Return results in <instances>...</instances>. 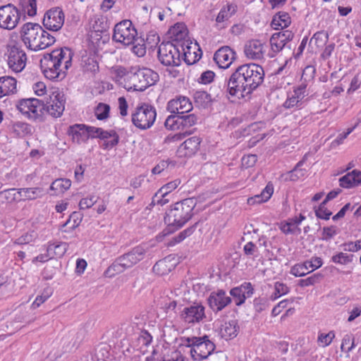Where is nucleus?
Wrapping results in <instances>:
<instances>
[{
  "label": "nucleus",
  "mask_w": 361,
  "mask_h": 361,
  "mask_svg": "<svg viewBox=\"0 0 361 361\" xmlns=\"http://www.w3.org/2000/svg\"><path fill=\"white\" fill-rule=\"evenodd\" d=\"M304 160L300 161L295 168L289 172L290 180L295 181L300 178L305 176V171L300 169V166L303 164Z\"/></svg>",
  "instance_id": "nucleus-53"
},
{
  "label": "nucleus",
  "mask_w": 361,
  "mask_h": 361,
  "mask_svg": "<svg viewBox=\"0 0 361 361\" xmlns=\"http://www.w3.org/2000/svg\"><path fill=\"white\" fill-rule=\"evenodd\" d=\"M290 24V17L288 13L279 12L272 18L271 25L274 30L283 29Z\"/></svg>",
  "instance_id": "nucleus-28"
},
{
  "label": "nucleus",
  "mask_w": 361,
  "mask_h": 361,
  "mask_svg": "<svg viewBox=\"0 0 361 361\" xmlns=\"http://www.w3.org/2000/svg\"><path fill=\"white\" fill-rule=\"evenodd\" d=\"M22 6L24 11L27 12L29 16H34L37 13L36 0H23Z\"/></svg>",
  "instance_id": "nucleus-50"
},
{
  "label": "nucleus",
  "mask_w": 361,
  "mask_h": 361,
  "mask_svg": "<svg viewBox=\"0 0 361 361\" xmlns=\"http://www.w3.org/2000/svg\"><path fill=\"white\" fill-rule=\"evenodd\" d=\"M321 276V274H315L307 279L300 280L298 284L301 287L312 286L319 281Z\"/></svg>",
  "instance_id": "nucleus-62"
},
{
  "label": "nucleus",
  "mask_w": 361,
  "mask_h": 361,
  "mask_svg": "<svg viewBox=\"0 0 361 361\" xmlns=\"http://www.w3.org/2000/svg\"><path fill=\"white\" fill-rule=\"evenodd\" d=\"M298 226L295 219L291 218L288 219L286 223L281 224V230L285 234H299L300 233V228Z\"/></svg>",
  "instance_id": "nucleus-35"
},
{
  "label": "nucleus",
  "mask_w": 361,
  "mask_h": 361,
  "mask_svg": "<svg viewBox=\"0 0 361 361\" xmlns=\"http://www.w3.org/2000/svg\"><path fill=\"white\" fill-rule=\"evenodd\" d=\"M92 28L95 32H103L106 30V22L103 16H94Z\"/></svg>",
  "instance_id": "nucleus-61"
},
{
  "label": "nucleus",
  "mask_w": 361,
  "mask_h": 361,
  "mask_svg": "<svg viewBox=\"0 0 361 361\" xmlns=\"http://www.w3.org/2000/svg\"><path fill=\"white\" fill-rule=\"evenodd\" d=\"M131 117L132 122L135 127L140 130H147L154 124L157 111L154 106L144 103L136 107Z\"/></svg>",
  "instance_id": "nucleus-9"
},
{
  "label": "nucleus",
  "mask_w": 361,
  "mask_h": 361,
  "mask_svg": "<svg viewBox=\"0 0 361 361\" xmlns=\"http://www.w3.org/2000/svg\"><path fill=\"white\" fill-rule=\"evenodd\" d=\"M334 337L335 334L333 331H331L326 334H320L318 336V342L322 343L324 347H326L331 343Z\"/></svg>",
  "instance_id": "nucleus-63"
},
{
  "label": "nucleus",
  "mask_w": 361,
  "mask_h": 361,
  "mask_svg": "<svg viewBox=\"0 0 361 361\" xmlns=\"http://www.w3.org/2000/svg\"><path fill=\"white\" fill-rule=\"evenodd\" d=\"M146 249L142 246H136L126 253L133 267L145 258Z\"/></svg>",
  "instance_id": "nucleus-33"
},
{
  "label": "nucleus",
  "mask_w": 361,
  "mask_h": 361,
  "mask_svg": "<svg viewBox=\"0 0 361 361\" xmlns=\"http://www.w3.org/2000/svg\"><path fill=\"white\" fill-rule=\"evenodd\" d=\"M199 118L195 114L180 115V130H186L197 123Z\"/></svg>",
  "instance_id": "nucleus-37"
},
{
  "label": "nucleus",
  "mask_w": 361,
  "mask_h": 361,
  "mask_svg": "<svg viewBox=\"0 0 361 361\" xmlns=\"http://www.w3.org/2000/svg\"><path fill=\"white\" fill-rule=\"evenodd\" d=\"M176 264L171 256H167L162 259L159 260L154 265L152 270L154 274L159 276H164L169 274L174 269Z\"/></svg>",
  "instance_id": "nucleus-23"
},
{
  "label": "nucleus",
  "mask_w": 361,
  "mask_h": 361,
  "mask_svg": "<svg viewBox=\"0 0 361 361\" xmlns=\"http://www.w3.org/2000/svg\"><path fill=\"white\" fill-rule=\"evenodd\" d=\"M82 67L84 72L95 73L99 71V64L94 57H82Z\"/></svg>",
  "instance_id": "nucleus-36"
},
{
  "label": "nucleus",
  "mask_w": 361,
  "mask_h": 361,
  "mask_svg": "<svg viewBox=\"0 0 361 361\" xmlns=\"http://www.w3.org/2000/svg\"><path fill=\"white\" fill-rule=\"evenodd\" d=\"M68 247V244L65 242H60L57 243H49L47 252L52 258H61L66 252Z\"/></svg>",
  "instance_id": "nucleus-29"
},
{
  "label": "nucleus",
  "mask_w": 361,
  "mask_h": 361,
  "mask_svg": "<svg viewBox=\"0 0 361 361\" xmlns=\"http://www.w3.org/2000/svg\"><path fill=\"white\" fill-rule=\"evenodd\" d=\"M136 29L130 20H123L117 23L114 29L113 39L125 46L133 44L137 37Z\"/></svg>",
  "instance_id": "nucleus-10"
},
{
  "label": "nucleus",
  "mask_w": 361,
  "mask_h": 361,
  "mask_svg": "<svg viewBox=\"0 0 361 361\" xmlns=\"http://www.w3.org/2000/svg\"><path fill=\"white\" fill-rule=\"evenodd\" d=\"M307 84L302 82L297 87L294 88L292 95H293L297 100L302 104V99L307 95Z\"/></svg>",
  "instance_id": "nucleus-51"
},
{
  "label": "nucleus",
  "mask_w": 361,
  "mask_h": 361,
  "mask_svg": "<svg viewBox=\"0 0 361 361\" xmlns=\"http://www.w3.org/2000/svg\"><path fill=\"white\" fill-rule=\"evenodd\" d=\"M235 8L236 6L233 4H228L226 7L222 8L216 17V22L221 23L228 20L233 13H235Z\"/></svg>",
  "instance_id": "nucleus-38"
},
{
  "label": "nucleus",
  "mask_w": 361,
  "mask_h": 361,
  "mask_svg": "<svg viewBox=\"0 0 361 361\" xmlns=\"http://www.w3.org/2000/svg\"><path fill=\"white\" fill-rule=\"evenodd\" d=\"M68 135L71 136L73 142L80 144L86 142L87 139V126L85 124H74L68 129Z\"/></svg>",
  "instance_id": "nucleus-22"
},
{
  "label": "nucleus",
  "mask_w": 361,
  "mask_h": 361,
  "mask_svg": "<svg viewBox=\"0 0 361 361\" xmlns=\"http://www.w3.org/2000/svg\"><path fill=\"white\" fill-rule=\"evenodd\" d=\"M192 109V104L186 97H178L168 102L167 110L171 113L182 115Z\"/></svg>",
  "instance_id": "nucleus-18"
},
{
  "label": "nucleus",
  "mask_w": 361,
  "mask_h": 361,
  "mask_svg": "<svg viewBox=\"0 0 361 361\" xmlns=\"http://www.w3.org/2000/svg\"><path fill=\"white\" fill-rule=\"evenodd\" d=\"M169 33L171 35V42L176 43L178 47L180 46L183 50L184 47L189 48L188 38V31L184 23H178L170 28Z\"/></svg>",
  "instance_id": "nucleus-17"
},
{
  "label": "nucleus",
  "mask_w": 361,
  "mask_h": 361,
  "mask_svg": "<svg viewBox=\"0 0 361 361\" xmlns=\"http://www.w3.org/2000/svg\"><path fill=\"white\" fill-rule=\"evenodd\" d=\"M21 34L24 43L34 51L44 49L56 41L55 37L45 31L38 23L24 24Z\"/></svg>",
  "instance_id": "nucleus-4"
},
{
  "label": "nucleus",
  "mask_w": 361,
  "mask_h": 361,
  "mask_svg": "<svg viewBox=\"0 0 361 361\" xmlns=\"http://www.w3.org/2000/svg\"><path fill=\"white\" fill-rule=\"evenodd\" d=\"M264 72L261 66L245 63L238 66L228 80L227 92L232 97L249 94L264 81Z\"/></svg>",
  "instance_id": "nucleus-1"
},
{
  "label": "nucleus",
  "mask_w": 361,
  "mask_h": 361,
  "mask_svg": "<svg viewBox=\"0 0 361 361\" xmlns=\"http://www.w3.org/2000/svg\"><path fill=\"white\" fill-rule=\"evenodd\" d=\"M326 204H323V202L319 204V207L315 210L316 216L319 219L328 220L332 214L331 212L326 209Z\"/></svg>",
  "instance_id": "nucleus-59"
},
{
  "label": "nucleus",
  "mask_w": 361,
  "mask_h": 361,
  "mask_svg": "<svg viewBox=\"0 0 361 361\" xmlns=\"http://www.w3.org/2000/svg\"><path fill=\"white\" fill-rule=\"evenodd\" d=\"M73 52L68 47L53 50L44 54L40 66L44 76L49 80H61L72 65Z\"/></svg>",
  "instance_id": "nucleus-2"
},
{
  "label": "nucleus",
  "mask_w": 361,
  "mask_h": 361,
  "mask_svg": "<svg viewBox=\"0 0 361 361\" xmlns=\"http://www.w3.org/2000/svg\"><path fill=\"white\" fill-rule=\"evenodd\" d=\"M20 11L13 4L0 6V27L11 30L17 27L20 20Z\"/></svg>",
  "instance_id": "nucleus-11"
},
{
  "label": "nucleus",
  "mask_w": 361,
  "mask_h": 361,
  "mask_svg": "<svg viewBox=\"0 0 361 361\" xmlns=\"http://www.w3.org/2000/svg\"><path fill=\"white\" fill-rule=\"evenodd\" d=\"M289 292V288L284 283L276 282L274 284V293L271 295V299L275 300L279 297L287 294Z\"/></svg>",
  "instance_id": "nucleus-47"
},
{
  "label": "nucleus",
  "mask_w": 361,
  "mask_h": 361,
  "mask_svg": "<svg viewBox=\"0 0 361 361\" xmlns=\"http://www.w3.org/2000/svg\"><path fill=\"white\" fill-rule=\"evenodd\" d=\"M354 341L355 338L352 335H345L342 340L341 345V350L345 353H349L350 351H351L353 348L355 347Z\"/></svg>",
  "instance_id": "nucleus-49"
},
{
  "label": "nucleus",
  "mask_w": 361,
  "mask_h": 361,
  "mask_svg": "<svg viewBox=\"0 0 361 361\" xmlns=\"http://www.w3.org/2000/svg\"><path fill=\"white\" fill-rule=\"evenodd\" d=\"M99 134V138L104 140L103 148L105 149L113 148L117 145L119 142V136L114 130L108 131L102 128Z\"/></svg>",
  "instance_id": "nucleus-26"
},
{
  "label": "nucleus",
  "mask_w": 361,
  "mask_h": 361,
  "mask_svg": "<svg viewBox=\"0 0 361 361\" xmlns=\"http://www.w3.org/2000/svg\"><path fill=\"white\" fill-rule=\"evenodd\" d=\"M26 61V54L23 50L15 45L9 47L8 64L13 71L16 73L22 71L25 66Z\"/></svg>",
  "instance_id": "nucleus-14"
},
{
  "label": "nucleus",
  "mask_w": 361,
  "mask_h": 361,
  "mask_svg": "<svg viewBox=\"0 0 361 361\" xmlns=\"http://www.w3.org/2000/svg\"><path fill=\"white\" fill-rule=\"evenodd\" d=\"M158 59L160 63L169 67L167 71L173 78L178 76L179 71L174 69V67L179 66L181 63L180 52L177 44L167 42H162L158 49Z\"/></svg>",
  "instance_id": "nucleus-7"
},
{
  "label": "nucleus",
  "mask_w": 361,
  "mask_h": 361,
  "mask_svg": "<svg viewBox=\"0 0 361 361\" xmlns=\"http://www.w3.org/2000/svg\"><path fill=\"white\" fill-rule=\"evenodd\" d=\"M227 84V79H225L222 83L214 84L210 87L211 96L213 95L215 98H220L224 94L225 90L228 93Z\"/></svg>",
  "instance_id": "nucleus-43"
},
{
  "label": "nucleus",
  "mask_w": 361,
  "mask_h": 361,
  "mask_svg": "<svg viewBox=\"0 0 361 361\" xmlns=\"http://www.w3.org/2000/svg\"><path fill=\"white\" fill-rule=\"evenodd\" d=\"M66 98L64 94L59 91H54L49 99L44 102V115L46 114L54 118H59L65 109Z\"/></svg>",
  "instance_id": "nucleus-12"
},
{
  "label": "nucleus",
  "mask_w": 361,
  "mask_h": 361,
  "mask_svg": "<svg viewBox=\"0 0 361 361\" xmlns=\"http://www.w3.org/2000/svg\"><path fill=\"white\" fill-rule=\"evenodd\" d=\"M310 272L304 263L296 264L290 269V274L297 277L303 276Z\"/></svg>",
  "instance_id": "nucleus-55"
},
{
  "label": "nucleus",
  "mask_w": 361,
  "mask_h": 361,
  "mask_svg": "<svg viewBox=\"0 0 361 361\" xmlns=\"http://www.w3.org/2000/svg\"><path fill=\"white\" fill-rule=\"evenodd\" d=\"M231 302V298L227 296L226 292L222 290L212 293L208 298L209 305L214 312L222 310Z\"/></svg>",
  "instance_id": "nucleus-19"
},
{
  "label": "nucleus",
  "mask_w": 361,
  "mask_h": 361,
  "mask_svg": "<svg viewBox=\"0 0 361 361\" xmlns=\"http://www.w3.org/2000/svg\"><path fill=\"white\" fill-rule=\"evenodd\" d=\"M182 319L188 323H198L205 318L204 307L199 303H194L185 307L181 312Z\"/></svg>",
  "instance_id": "nucleus-16"
},
{
  "label": "nucleus",
  "mask_w": 361,
  "mask_h": 361,
  "mask_svg": "<svg viewBox=\"0 0 361 361\" xmlns=\"http://www.w3.org/2000/svg\"><path fill=\"white\" fill-rule=\"evenodd\" d=\"M274 192V188L271 184H267L259 195L249 198L247 202L250 204L254 203H262L267 202L270 199Z\"/></svg>",
  "instance_id": "nucleus-30"
},
{
  "label": "nucleus",
  "mask_w": 361,
  "mask_h": 361,
  "mask_svg": "<svg viewBox=\"0 0 361 361\" xmlns=\"http://www.w3.org/2000/svg\"><path fill=\"white\" fill-rule=\"evenodd\" d=\"M193 97L195 105L201 108H207L212 102L211 94L205 91H197Z\"/></svg>",
  "instance_id": "nucleus-32"
},
{
  "label": "nucleus",
  "mask_w": 361,
  "mask_h": 361,
  "mask_svg": "<svg viewBox=\"0 0 361 361\" xmlns=\"http://www.w3.org/2000/svg\"><path fill=\"white\" fill-rule=\"evenodd\" d=\"M239 331L238 322L235 319H232L226 322L221 325L219 334L221 338L228 340L232 339L237 336Z\"/></svg>",
  "instance_id": "nucleus-24"
},
{
  "label": "nucleus",
  "mask_w": 361,
  "mask_h": 361,
  "mask_svg": "<svg viewBox=\"0 0 361 361\" xmlns=\"http://www.w3.org/2000/svg\"><path fill=\"white\" fill-rule=\"evenodd\" d=\"M354 180L355 179L350 173H348L339 179V185L344 188H353L355 187Z\"/></svg>",
  "instance_id": "nucleus-56"
},
{
  "label": "nucleus",
  "mask_w": 361,
  "mask_h": 361,
  "mask_svg": "<svg viewBox=\"0 0 361 361\" xmlns=\"http://www.w3.org/2000/svg\"><path fill=\"white\" fill-rule=\"evenodd\" d=\"M201 140L199 137H191L180 145L178 152L180 156L191 157L197 152Z\"/></svg>",
  "instance_id": "nucleus-20"
},
{
  "label": "nucleus",
  "mask_w": 361,
  "mask_h": 361,
  "mask_svg": "<svg viewBox=\"0 0 361 361\" xmlns=\"http://www.w3.org/2000/svg\"><path fill=\"white\" fill-rule=\"evenodd\" d=\"M245 56L251 59H260L263 57V44L257 39H252L245 45Z\"/></svg>",
  "instance_id": "nucleus-21"
},
{
  "label": "nucleus",
  "mask_w": 361,
  "mask_h": 361,
  "mask_svg": "<svg viewBox=\"0 0 361 361\" xmlns=\"http://www.w3.org/2000/svg\"><path fill=\"white\" fill-rule=\"evenodd\" d=\"M109 105L99 103L95 108L94 114L98 120H104L109 117Z\"/></svg>",
  "instance_id": "nucleus-46"
},
{
  "label": "nucleus",
  "mask_w": 361,
  "mask_h": 361,
  "mask_svg": "<svg viewBox=\"0 0 361 361\" xmlns=\"http://www.w3.org/2000/svg\"><path fill=\"white\" fill-rule=\"evenodd\" d=\"M65 16L61 8L55 7L47 11L43 18V25L49 30L59 31L64 23Z\"/></svg>",
  "instance_id": "nucleus-13"
},
{
  "label": "nucleus",
  "mask_w": 361,
  "mask_h": 361,
  "mask_svg": "<svg viewBox=\"0 0 361 361\" xmlns=\"http://www.w3.org/2000/svg\"><path fill=\"white\" fill-rule=\"evenodd\" d=\"M71 185V181L67 178H58L50 186V190H54V195H59L68 190Z\"/></svg>",
  "instance_id": "nucleus-31"
},
{
  "label": "nucleus",
  "mask_w": 361,
  "mask_h": 361,
  "mask_svg": "<svg viewBox=\"0 0 361 361\" xmlns=\"http://www.w3.org/2000/svg\"><path fill=\"white\" fill-rule=\"evenodd\" d=\"M164 126L167 129L171 130H180V115L175 114L168 116Z\"/></svg>",
  "instance_id": "nucleus-40"
},
{
  "label": "nucleus",
  "mask_w": 361,
  "mask_h": 361,
  "mask_svg": "<svg viewBox=\"0 0 361 361\" xmlns=\"http://www.w3.org/2000/svg\"><path fill=\"white\" fill-rule=\"evenodd\" d=\"M243 252L246 256H252L253 258H255L257 257V254L258 253V247L254 243L250 241L244 245Z\"/></svg>",
  "instance_id": "nucleus-57"
},
{
  "label": "nucleus",
  "mask_w": 361,
  "mask_h": 361,
  "mask_svg": "<svg viewBox=\"0 0 361 361\" xmlns=\"http://www.w3.org/2000/svg\"><path fill=\"white\" fill-rule=\"evenodd\" d=\"M336 234L337 231L335 226L324 227L322 233V239L323 240L329 241Z\"/></svg>",
  "instance_id": "nucleus-60"
},
{
  "label": "nucleus",
  "mask_w": 361,
  "mask_h": 361,
  "mask_svg": "<svg viewBox=\"0 0 361 361\" xmlns=\"http://www.w3.org/2000/svg\"><path fill=\"white\" fill-rule=\"evenodd\" d=\"M257 161V157L256 154H247L243 156L242 158V166L245 168L252 167Z\"/></svg>",
  "instance_id": "nucleus-64"
},
{
  "label": "nucleus",
  "mask_w": 361,
  "mask_h": 361,
  "mask_svg": "<svg viewBox=\"0 0 361 361\" xmlns=\"http://www.w3.org/2000/svg\"><path fill=\"white\" fill-rule=\"evenodd\" d=\"M195 226H190L184 231L179 233L177 236H175L172 238L171 242L169 243V245H174L176 243H180L183 241L186 237L190 236L195 231Z\"/></svg>",
  "instance_id": "nucleus-48"
},
{
  "label": "nucleus",
  "mask_w": 361,
  "mask_h": 361,
  "mask_svg": "<svg viewBox=\"0 0 361 361\" xmlns=\"http://www.w3.org/2000/svg\"><path fill=\"white\" fill-rule=\"evenodd\" d=\"M16 80L10 76L0 78V97L16 92Z\"/></svg>",
  "instance_id": "nucleus-25"
},
{
  "label": "nucleus",
  "mask_w": 361,
  "mask_h": 361,
  "mask_svg": "<svg viewBox=\"0 0 361 361\" xmlns=\"http://www.w3.org/2000/svg\"><path fill=\"white\" fill-rule=\"evenodd\" d=\"M196 202L194 198H186L176 202L166 213L164 222L167 224V227L162 232L164 235H167L178 230L191 219Z\"/></svg>",
  "instance_id": "nucleus-3"
},
{
  "label": "nucleus",
  "mask_w": 361,
  "mask_h": 361,
  "mask_svg": "<svg viewBox=\"0 0 361 361\" xmlns=\"http://www.w3.org/2000/svg\"><path fill=\"white\" fill-rule=\"evenodd\" d=\"M180 183V181L178 179H176L173 181L169 182L164 185H163L154 195L152 200L151 205H155V201L157 198H159V195H169L171 191L175 190Z\"/></svg>",
  "instance_id": "nucleus-34"
},
{
  "label": "nucleus",
  "mask_w": 361,
  "mask_h": 361,
  "mask_svg": "<svg viewBox=\"0 0 361 361\" xmlns=\"http://www.w3.org/2000/svg\"><path fill=\"white\" fill-rule=\"evenodd\" d=\"M238 289H240L241 294L243 295V298L240 300L235 301V305L239 306L245 302V300L247 298H250L253 294V288L250 283H244L240 286L238 287Z\"/></svg>",
  "instance_id": "nucleus-39"
},
{
  "label": "nucleus",
  "mask_w": 361,
  "mask_h": 361,
  "mask_svg": "<svg viewBox=\"0 0 361 361\" xmlns=\"http://www.w3.org/2000/svg\"><path fill=\"white\" fill-rule=\"evenodd\" d=\"M159 79V75L152 69L131 67L126 74L125 87L128 91L142 92L154 85Z\"/></svg>",
  "instance_id": "nucleus-5"
},
{
  "label": "nucleus",
  "mask_w": 361,
  "mask_h": 361,
  "mask_svg": "<svg viewBox=\"0 0 361 361\" xmlns=\"http://www.w3.org/2000/svg\"><path fill=\"white\" fill-rule=\"evenodd\" d=\"M14 130L18 135H25L31 133V126L23 122H18L14 124Z\"/></svg>",
  "instance_id": "nucleus-54"
},
{
  "label": "nucleus",
  "mask_w": 361,
  "mask_h": 361,
  "mask_svg": "<svg viewBox=\"0 0 361 361\" xmlns=\"http://www.w3.org/2000/svg\"><path fill=\"white\" fill-rule=\"evenodd\" d=\"M18 194L23 200H34L40 198L44 195L42 188H22L17 190Z\"/></svg>",
  "instance_id": "nucleus-27"
},
{
  "label": "nucleus",
  "mask_w": 361,
  "mask_h": 361,
  "mask_svg": "<svg viewBox=\"0 0 361 361\" xmlns=\"http://www.w3.org/2000/svg\"><path fill=\"white\" fill-rule=\"evenodd\" d=\"M181 345L185 346L193 361L207 359L216 348L215 344L207 336L202 337H183Z\"/></svg>",
  "instance_id": "nucleus-6"
},
{
  "label": "nucleus",
  "mask_w": 361,
  "mask_h": 361,
  "mask_svg": "<svg viewBox=\"0 0 361 361\" xmlns=\"http://www.w3.org/2000/svg\"><path fill=\"white\" fill-rule=\"evenodd\" d=\"M329 35L325 31H319L314 34L311 39V42L314 40L317 47H321L322 44H326L329 40Z\"/></svg>",
  "instance_id": "nucleus-52"
},
{
  "label": "nucleus",
  "mask_w": 361,
  "mask_h": 361,
  "mask_svg": "<svg viewBox=\"0 0 361 361\" xmlns=\"http://www.w3.org/2000/svg\"><path fill=\"white\" fill-rule=\"evenodd\" d=\"M126 269L123 268L116 258L115 261L107 268L104 272V275L107 277H113L116 274L123 273Z\"/></svg>",
  "instance_id": "nucleus-42"
},
{
  "label": "nucleus",
  "mask_w": 361,
  "mask_h": 361,
  "mask_svg": "<svg viewBox=\"0 0 361 361\" xmlns=\"http://www.w3.org/2000/svg\"><path fill=\"white\" fill-rule=\"evenodd\" d=\"M271 46L270 57L273 58L276 54L279 53L283 48L287 47L284 43L281 42V40H277L276 37H271L269 39Z\"/></svg>",
  "instance_id": "nucleus-45"
},
{
  "label": "nucleus",
  "mask_w": 361,
  "mask_h": 361,
  "mask_svg": "<svg viewBox=\"0 0 361 361\" xmlns=\"http://www.w3.org/2000/svg\"><path fill=\"white\" fill-rule=\"evenodd\" d=\"M306 267L307 270L309 271V269H311V271H313L314 270L321 267L322 266L323 262L322 258L318 257H312L310 260H307L303 262Z\"/></svg>",
  "instance_id": "nucleus-58"
},
{
  "label": "nucleus",
  "mask_w": 361,
  "mask_h": 361,
  "mask_svg": "<svg viewBox=\"0 0 361 361\" xmlns=\"http://www.w3.org/2000/svg\"><path fill=\"white\" fill-rule=\"evenodd\" d=\"M272 37H276L277 40H281V42L284 43L285 45L290 49V47L287 44L291 41L294 37V34L290 30H283L278 32L274 33Z\"/></svg>",
  "instance_id": "nucleus-44"
},
{
  "label": "nucleus",
  "mask_w": 361,
  "mask_h": 361,
  "mask_svg": "<svg viewBox=\"0 0 361 361\" xmlns=\"http://www.w3.org/2000/svg\"><path fill=\"white\" fill-rule=\"evenodd\" d=\"M353 255H348L345 252H338L331 257V261L335 264L346 265L353 260Z\"/></svg>",
  "instance_id": "nucleus-41"
},
{
  "label": "nucleus",
  "mask_w": 361,
  "mask_h": 361,
  "mask_svg": "<svg viewBox=\"0 0 361 361\" xmlns=\"http://www.w3.org/2000/svg\"><path fill=\"white\" fill-rule=\"evenodd\" d=\"M236 59L235 51L228 46L219 48L214 55V60L221 68L226 69L230 67Z\"/></svg>",
  "instance_id": "nucleus-15"
},
{
  "label": "nucleus",
  "mask_w": 361,
  "mask_h": 361,
  "mask_svg": "<svg viewBox=\"0 0 361 361\" xmlns=\"http://www.w3.org/2000/svg\"><path fill=\"white\" fill-rule=\"evenodd\" d=\"M16 109L27 118L43 121L44 116V101L36 98L21 99L16 103Z\"/></svg>",
  "instance_id": "nucleus-8"
}]
</instances>
